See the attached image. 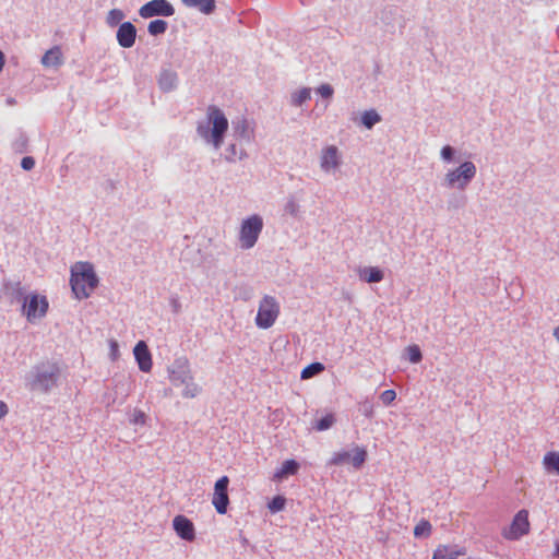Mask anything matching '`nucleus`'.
<instances>
[{"label":"nucleus","instance_id":"obj_15","mask_svg":"<svg viewBox=\"0 0 559 559\" xmlns=\"http://www.w3.org/2000/svg\"><path fill=\"white\" fill-rule=\"evenodd\" d=\"M321 168L324 171L335 169L340 165L338 150L336 146L331 145L322 151L321 154Z\"/></svg>","mask_w":559,"mask_h":559},{"label":"nucleus","instance_id":"obj_17","mask_svg":"<svg viewBox=\"0 0 559 559\" xmlns=\"http://www.w3.org/2000/svg\"><path fill=\"white\" fill-rule=\"evenodd\" d=\"M191 380H193V377L187 362L180 365L178 370H173L170 373V381L175 385L185 384Z\"/></svg>","mask_w":559,"mask_h":559},{"label":"nucleus","instance_id":"obj_7","mask_svg":"<svg viewBox=\"0 0 559 559\" xmlns=\"http://www.w3.org/2000/svg\"><path fill=\"white\" fill-rule=\"evenodd\" d=\"M60 369L56 362H45L36 368L35 384L43 391L52 388L58 379Z\"/></svg>","mask_w":559,"mask_h":559},{"label":"nucleus","instance_id":"obj_22","mask_svg":"<svg viewBox=\"0 0 559 559\" xmlns=\"http://www.w3.org/2000/svg\"><path fill=\"white\" fill-rule=\"evenodd\" d=\"M543 465L548 472H556L559 475V452H547L543 459Z\"/></svg>","mask_w":559,"mask_h":559},{"label":"nucleus","instance_id":"obj_5","mask_svg":"<svg viewBox=\"0 0 559 559\" xmlns=\"http://www.w3.org/2000/svg\"><path fill=\"white\" fill-rule=\"evenodd\" d=\"M263 221L259 215H252L245 219L240 227L239 241L242 249L252 248L261 234Z\"/></svg>","mask_w":559,"mask_h":559},{"label":"nucleus","instance_id":"obj_41","mask_svg":"<svg viewBox=\"0 0 559 559\" xmlns=\"http://www.w3.org/2000/svg\"><path fill=\"white\" fill-rule=\"evenodd\" d=\"M3 64H4V57H3V53L0 51V71L2 70Z\"/></svg>","mask_w":559,"mask_h":559},{"label":"nucleus","instance_id":"obj_13","mask_svg":"<svg viewBox=\"0 0 559 559\" xmlns=\"http://www.w3.org/2000/svg\"><path fill=\"white\" fill-rule=\"evenodd\" d=\"M117 41L122 48H131L136 38V28L131 22H123L117 31Z\"/></svg>","mask_w":559,"mask_h":559},{"label":"nucleus","instance_id":"obj_33","mask_svg":"<svg viewBox=\"0 0 559 559\" xmlns=\"http://www.w3.org/2000/svg\"><path fill=\"white\" fill-rule=\"evenodd\" d=\"M146 419H147V417L143 411L135 409L132 414V418L130 419V423L132 425L144 426L146 424Z\"/></svg>","mask_w":559,"mask_h":559},{"label":"nucleus","instance_id":"obj_1","mask_svg":"<svg viewBox=\"0 0 559 559\" xmlns=\"http://www.w3.org/2000/svg\"><path fill=\"white\" fill-rule=\"evenodd\" d=\"M228 130V119L225 114L216 106L211 105L206 110V124L199 123L197 131L205 141L212 143L215 148H219L224 141V135Z\"/></svg>","mask_w":559,"mask_h":559},{"label":"nucleus","instance_id":"obj_8","mask_svg":"<svg viewBox=\"0 0 559 559\" xmlns=\"http://www.w3.org/2000/svg\"><path fill=\"white\" fill-rule=\"evenodd\" d=\"M367 459V451L362 447H356L353 453L348 451L335 452L330 460L331 465H343L350 463L356 469H359Z\"/></svg>","mask_w":559,"mask_h":559},{"label":"nucleus","instance_id":"obj_39","mask_svg":"<svg viewBox=\"0 0 559 559\" xmlns=\"http://www.w3.org/2000/svg\"><path fill=\"white\" fill-rule=\"evenodd\" d=\"M9 409L7 404L3 401H0V419L7 416Z\"/></svg>","mask_w":559,"mask_h":559},{"label":"nucleus","instance_id":"obj_27","mask_svg":"<svg viewBox=\"0 0 559 559\" xmlns=\"http://www.w3.org/2000/svg\"><path fill=\"white\" fill-rule=\"evenodd\" d=\"M124 19V13L119 9H112L108 12L106 22L109 26H116Z\"/></svg>","mask_w":559,"mask_h":559},{"label":"nucleus","instance_id":"obj_29","mask_svg":"<svg viewBox=\"0 0 559 559\" xmlns=\"http://www.w3.org/2000/svg\"><path fill=\"white\" fill-rule=\"evenodd\" d=\"M334 421H335L334 415H333V414H328V415H325L324 417H322L321 419H319V420L316 423L314 428H316L318 431H323V430H326V429H329L330 427H332V425L334 424Z\"/></svg>","mask_w":559,"mask_h":559},{"label":"nucleus","instance_id":"obj_3","mask_svg":"<svg viewBox=\"0 0 559 559\" xmlns=\"http://www.w3.org/2000/svg\"><path fill=\"white\" fill-rule=\"evenodd\" d=\"M21 312L29 323H36L43 319L48 311L49 302L45 295L32 293L21 299Z\"/></svg>","mask_w":559,"mask_h":559},{"label":"nucleus","instance_id":"obj_14","mask_svg":"<svg viewBox=\"0 0 559 559\" xmlns=\"http://www.w3.org/2000/svg\"><path fill=\"white\" fill-rule=\"evenodd\" d=\"M133 354L140 370L143 372H150L153 366L152 355L144 341H140L136 343L133 349Z\"/></svg>","mask_w":559,"mask_h":559},{"label":"nucleus","instance_id":"obj_32","mask_svg":"<svg viewBox=\"0 0 559 559\" xmlns=\"http://www.w3.org/2000/svg\"><path fill=\"white\" fill-rule=\"evenodd\" d=\"M408 359L413 364H417L421 360L423 355L420 348L417 345H411L407 347Z\"/></svg>","mask_w":559,"mask_h":559},{"label":"nucleus","instance_id":"obj_36","mask_svg":"<svg viewBox=\"0 0 559 559\" xmlns=\"http://www.w3.org/2000/svg\"><path fill=\"white\" fill-rule=\"evenodd\" d=\"M21 166L25 170H31L35 166V160L31 156H25V157L22 158Z\"/></svg>","mask_w":559,"mask_h":559},{"label":"nucleus","instance_id":"obj_25","mask_svg":"<svg viewBox=\"0 0 559 559\" xmlns=\"http://www.w3.org/2000/svg\"><path fill=\"white\" fill-rule=\"evenodd\" d=\"M167 29V23L164 20H154L151 21L147 31L151 35L157 36L164 34Z\"/></svg>","mask_w":559,"mask_h":559},{"label":"nucleus","instance_id":"obj_35","mask_svg":"<svg viewBox=\"0 0 559 559\" xmlns=\"http://www.w3.org/2000/svg\"><path fill=\"white\" fill-rule=\"evenodd\" d=\"M317 92L324 98L332 97L334 91L331 85L329 84H322L318 87Z\"/></svg>","mask_w":559,"mask_h":559},{"label":"nucleus","instance_id":"obj_26","mask_svg":"<svg viewBox=\"0 0 559 559\" xmlns=\"http://www.w3.org/2000/svg\"><path fill=\"white\" fill-rule=\"evenodd\" d=\"M380 120L381 118L376 110H367L361 116V121L368 129H371Z\"/></svg>","mask_w":559,"mask_h":559},{"label":"nucleus","instance_id":"obj_6","mask_svg":"<svg viewBox=\"0 0 559 559\" xmlns=\"http://www.w3.org/2000/svg\"><path fill=\"white\" fill-rule=\"evenodd\" d=\"M476 175V167L472 162H464L456 169L445 175L447 186L450 188L465 189Z\"/></svg>","mask_w":559,"mask_h":559},{"label":"nucleus","instance_id":"obj_23","mask_svg":"<svg viewBox=\"0 0 559 559\" xmlns=\"http://www.w3.org/2000/svg\"><path fill=\"white\" fill-rule=\"evenodd\" d=\"M432 526L427 520L419 521L414 527V536L421 538L430 536Z\"/></svg>","mask_w":559,"mask_h":559},{"label":"nucleus","instance_id":"obj_38","mask_svg":"<svg viewBox=\"0 0 559 559\" xmlns=\"http://www.w3.org/2000/svg\"><path fill=\"white\" fill-rule=\"evenodd\" d=\"M364 414L367 417H371L373 414V406L369 403L364 404Z\"/></svg>","mask_w":559,"mask_h":559},{"label":"nucleus","instance_id":"obj_2","mask_svg":"<svg viewBox=\"0 0 559 559\" xmlns=\"http://www.w3.org/2000/svg\"><path fill=\"white\" fill-rule=\"evenodd\" d=\"M70 284L76 298H87L98 284L94 266L90 262H76L71 266Z\"/></svg>","mask_w":559,"mask_h":559},{"label":"nucleus","instance_id":"obj_10","mask_svg":"<svg viewBox=\"0 0 559 559\" xmlns=\"http://www.w3.org/2000/svg\"><path fill=\"white\" fill-rule=\"evenodd\" d=\"M174 13L175 9L167 0L148 1L139 10V14L143 19H150L156 15L171 16Z\"/></svg>","mask_w":559,"mask_h":559},{"label":"nucleus","instance_id":"obj_34","mask_svg":"<svg viewBox=\"0 0 559 559\" xmlns=\"http://www.w3.org/2000/svg\"><path fill=\"white\" fill-rule=\"evenodd\" d=\"M396 399L394 390H385L380 394V400L384 405H390Z\"/></svg>","mask_w":559,"mask_h":559},{"label":"nucleus","instance_id":"obj_24","mask_svg":"<svg viewBox=\"0 0 559 559\" xmlns=\"http://www.w3.org/2000/svg\"><path fill=\"white\" fill-rule=\"evenodd\" d=\"M323 370L324 366L321 362H312L302 369L300 377L304 380L310 379Z\"/></svg>","mask_w":559,"mask_h":559},{"label":"nucleus","instance_id":"obj_12","mask_svg":"<svg viewBox=\"0 0 559 559\" xmlns=\"http://www.w3.org/2000/svg\"><path fill=\"white\" fill-rule=\"evenodd\" d=\"M173 527L181 539L187 542L195 539L194 524L187 516L176 515L173 520Z\"/></svg>","mask_w":559,"mask_h":559},{"label":"nucleus","instance_id":"obj_4","mask_svg":"<svg viewBox=\"0 0 559 559\" xmlns=\"http://www.w3.org/2000/svg\"><path fill=\"white\" fill-rule=\"evenodd\" d=\"M281 313V306L277 299L271 295H264L258 307L255 324L260 329H270L276 322Z\"/></svg>","mask_w":559,"mask_h":559},{"label":"nucleus","instance_id":"obj_30","mask_svg":"<svg viewBox=\"0 0 559 559\" xmlns=\"http://www.w3.org/2000/svg\"><path fill=\"white\" fill-rule=\"evenodd\" d=\"M185 385H186V388L182 392V395L185 397L192 399L199 394L200 388L193 380L189 381L188 383H185Z\"/></svg>","mask_w":559,"mask_h":559},{"label":"nucleus","instance_id":"obj_9","mask_svg":"<svg viewBox=\"0 0 559 559\" xmlns=\"http://www.w3.org/2000/svg\"><path fill=\"white\" fill-rule=\"evenodd\" d=\"M229 478L222 476L214 485V492L212 496V504L218 514H225L229 504L228 497Z\"/></svg>","mask_w":559,"mask_h":559},{"label":"nucleus","instance_id":"obj_28","mask_svg":"<svg viewBox=\"0 0 559 559\" xmlns=\"http://www.w3.org/2000/svg\"><path fill=\"white\" fill-rule=\"evenodd\" d=\"M286 499L283 496H275L267 504L272 513L282 511L285 508Z\"/></svg>","mask_w":559,"mask_h":559},{"label":"nucleus","instance_id":"obj_21","mask_svg":"<svg viewBox=\"0 0 559 559\" xmlns=\"http://www.w3.org/2000/svg\"><path fill=\"white\" fill-rule=\"evenodd\" d=\"M190 8H198L202 13L210 14L215 9V0H182Z\"/></svg>","mask_w":559,"mask_h":559},{"label":"nucleus","instance_id":"obj_11","mask_svg":"<svg viewBox=\"0 0 559 559\" xmlns=\"http://www.w3.org/2000/svg\"><path fill=\"white\" fill-rule=\"evenodd\" d=\"M530 526L528 512L526 510H520L515 514L509 531L506 533V537L509 539H519L530 532Z\"/></svg>","mask_w":559,"mask_h":559},{"label":"nucleus","instance_id":"obj_18","mask_svg":"<svg viewBox=\"0 0 559 559\" xmlns=\"http://www.w3.org/2000/svg\"><path fill=\"white\" fill-rule=\"evenodd\" d=\"M178 83V75L175 71L171 70H164L158 79V85L159 87L165 91L169 92L173 91Z\"/></svg>","mask_w":559,"mask_h":559},{"label":"nucleus","instance_id":"obj_40","mask_svg":"<svg viewBox=\"0 0 559 559\" xmlns=\"http://www.w3.org/2000/svg\"><path fill=\"white\" fill-rule=\"evenodd\" d=\"M554 336H555V338H556V340L558 341V343H559V326L555 328V330H554Z\"/></svg>","mask_w":559,"mask_h":559},{"label":"nucleus","instance_id":"obj_37","mask_svg":"<svg viewBox=\"0 0 559 559\" xmlns=\"http://www.w3.org/2000/svg\"><path fill=\"white\" fill-rule=\"evenodd\" d=\"M441 156L444 160H451L452 159V156H453V148L449 145L444 146L442 150H441Z\"/></svg>","mask_w":559,"mask_h":559},{"label":"nucleus","instance_id":"obj_31","mask_svg":"<svg viewBox=\"0 0 559 559\" xmlns=\"http://www.w3.org/2000/svg\"><path fill=\"white\" fill-rule=\"evenodd\" d=\"M311 91L310 88H301L298 93L294 95L293 102L296 106H300L306 100L310 99Z\"/></svg>","mask_w":559,"mask_h":559},{"label":"nucleus","instance_id":"obj_20","mask_svg":"<svg viewBox=\"0 0 559 559\" xmlns=\"http://www.w3.org/2000/svg\"><path fill=\"white\" fill-rule=\"evenodd\" d=\"M359 277L367 283H379L383 280V272L377 266L359 270Z\"/></svg>","mask_w":559,"mask_h":559},{"label":"nucleus","instance_id":"obj_19","mask_svg":"<svg viewBox=\"0 0 559 559\" xmlns=\"http://www.w3.org/2000/svg\"><path fill=\"white\" fill-rule=\"evenodd\" d=\"M299 469V464L295 460H286L281 468H278L275 474L274 478L277 480H281L287 476L296 475Z\"/></svg>","mask_w":559,"mask_h":559},{"label":"nucleus","instance_id":"obj_16","mask_svg":"<svg viewBox=\"0 0 559 559\" xmlns=\"http://www.w3.org/2000/svg\"><path fill=\"white\" fill-rule=\"evenodd\" d=\"M63 63V55L59 46L46 51L41 58V64L46 68L60 67Z\"/></svg>","mask_w":559,"mask_h":559},{"label":"nucleus","instance_id":"obj_42","mask_svg":"<svg viewBox=\"0 0 559 559\" xmlns=\"http://www.w3.org/2000/svg\"><path fill=\"white\" fill-rule=\"evenodd\" d=\"M556 552L559 554V542L556 544Z\"/></svg>","mask_w":559,"mask_h":559}]
</instances>
